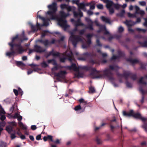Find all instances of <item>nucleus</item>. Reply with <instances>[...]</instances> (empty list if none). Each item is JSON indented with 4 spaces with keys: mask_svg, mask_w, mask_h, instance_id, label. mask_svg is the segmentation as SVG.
Here are the masks:
<instances>
[{
    "mask_svg": "<svg viewBox=\"0 0 147 147\" xmlns=\"http://www.w3.org/2000/svg\"><path fill=\"white\" fill-rule=\"evenodd\" d=\"M65 67L69 70H73L74 71H79L80 69L86 71L91 70L90 75L92 79H101L104 77L108 78L110 80V65H109L108 68L103 71H98L95 68L91 66H83L77 67L75 63H72L71 66H67Z\"/></svg>",
    "mask_w": 147,
    "mask_h": 147,
    "instance_id": "1",
    "label": "nucleus"
},
{
    "mask_svg": "<svg viewBox=\"0 0 147 147\" xmlns=\"http://www.w3.org/2000/svg\"><path fill=\"white\" fill-rule=\"evenodd\" d=\"M23 33V38L20 37H19L18 35H17L12 38L11 42L8 43L9 45L10 46V49L11 51L7 52V56L10 57L14 55L21 54L26 51V49L23 48L21 43L24 40H28V38L25 36L24 32Z\"/></svg>",
    "mask_w": 147,
    "mask_h": 147,
    "instance_id": "2",
    "label": "nucleus"
},
{
    "mask_svg": "<svg viewBox=\"0 0 147 147\" xmlns=\"http://www.w3.org/2000/svg\"><path fill=\"white\" fill-rule=\"evenodd\" d=\"M68 13H65L63 11H59L60 18L58 20V24L64 30L69 27L67 24V21L65 18L69 15V12L72 11L73 10L72 8L70 6H67L66 9Z\"/></svg>",
    "mask_w": 147,
    "mask_h": 147,
    "instance_id": "3",
    "label": "nucleus"
},
{
    "mask_svg": "<svg viewBox=\"0 0 147 147\" xmlns=\"http://www.w3.org/2000/svg\"><path fill=\"white\" fill-rule=\"evenodd\" d=\"M78 26L75 24V28L73 30V32H71V36H70L69 40L72 42V44L74 47H76L78 42L82 40L81 37L79 36H76L74 34V32L77 31L78 30Z\"/></svg>",
    "mask_w": 147,
    "mask_h": 147,
    "instance_id": "4",
    "label": "nucleus"
},
{
    "mask_svg": "<svg viewBox=\"0 0 147 147\" xmlns=\"http://www.w3.org/2000/svg\"><path fill=\"white\" fill-rule=\"evenodd\" d=\"M82 57H79L78 58V60L85 61L88 60L90 63L92 64L96 63V61L92 59V58L96 56V54L93 53L86 52L82 55Z\"/></svg>",
    "mask_w": 147,
    "mask_h": 147,
    "instance_id": "5",
    "label": "nucleus"
},
{
    "mask_svg": "<svg viewBox=\"0 0 147 147\" xmlns=\"http://www.w3.org/2000/svg\"><path fill=\"white\" fill-rule=\"evenodd\" d=\"M56 5V3L53 2L52 5H49L48 6L50 10L47 11V14L50 16V20H55L57 18V16L55 15L57 10Z\"/></svg>",
    "mask_w": 147,
    "mask_h": 147,
    "instance_id": "6",
    "label": "nucleus"
},
{
    "mask_svg": "<svg viewBox=\"0 0 147 147\" xmlns=\"http://www.w3.org/2000/svg\"><path fill=\"white\" fill-rule=\"evenodd\" d=\"M123 115L126 117H130L132 116L134 117L140 119L143 121H144L146 120L145 118L142 117L141 115L139 113H134L133 110H131L129 113H127L125 111L123 112Z\"/></svg>",
    "mask_w": 147,
    "mask_h": 147,
    "instance_id": "7",
    "label": "nucleus"
},
{
    "mask_svg": "<svg viewBox=\"0 0 147 147\" xmlns=\"http://www.w3.org/2000/svg\"><path fill=\"white\" fill-rule=\"evenodd\" d=\"M63 55L66 56L69 60L70 62H71L73 60V54L71 51H66L64 53ZM67 59L65 57L61 58L60 59V61L61 62H64Z\"/></svg>",
    "mask_w": 147,
    "mask_h": 147,
    "instance_id": "8",
    "label": "nucleus"
},
{
    "mask_svg": "<svg viewBox=\"0 0 147 147\" xmlns=\"http://www.w3.org/2000/svg\"><path fill=\"white\" fill-rule=\"evenodd\" d=\"M55 41V40L54 39H52L50 41H49L48 39L43 40L42 39H40L36 40L37 42H39L42 44L46 47H47L49 45L54 44Z\"/></svg>",
    "mask_w": 147,
    "mask_h": 147,
    "instance_id": "9",
    "label": "nucleus"
},
{
    "mask_svg": "<svg viewBox=\"0 0 147 147\" xmlns=\"http://www.w3.org/2000/svg\"><path fill=\"white\" fill-rule=\"evenodd\" d=\"M96 24L97 26L99 27V30L97 31L98 33L103 32L105 35H108L109 34V32L107 30L105 25L100 24L98 23H96Z\"/></svg>",
    "mask_w": 147,
    "mask_h": 147,
    "instance_id": "10",
    "label": "nucleus"
},
{
    "mask_svg": "<svg viewBox=\"0 0 147 147\" xmlns=\"http://www.w3.org/2000/svg\"><path fill=\"white\" fill-rule=\"evenodd\" d=\"M67 74L66 71H61L58 73H55L54 74L55 76L64 79L65 78V75Z\"/></svg>",
    "mask_w": 147,
    "mask_h": 147,
    "instance_id": "11",
    "label": "nucleus"
},
{
    "mask_svg": "<svg viewBox=\"0 0 147 147\" xmlns=\"http://www.w3.org/2000/svg\"><path fill=\"white\" fill-rule=\"evenodd\" d=\"M127 6L126 4H124L123 5L121 6L118 4H115L113 2L111 1V13L114 12V10L113 9H111V7H114L116 9H118L121 7L123 8Z\"/></svg>",
    "mask_w": 147,
    "mask_h": 147,
    "instance_id": "12",
    "label": "nucleus"
},
{
    "mask_svg": "<svg viewBox=\"0 0 147 147\" xmlns=\"http://www.w3.org/2000/svg\"><path fill=\"white\" fill-rule=\"evenodd\" d=\"M34 47L35 49V52L37 53H41L45 52L46 50L45 49L37 45H35Z\"/></svg>",
    "mask_w": 147,
    "mask_h": 147,
    "instance_id": "13",
    "label": "nucleus"
},
{
    "mask_svg": "<svg viewBox=\"0 0 147 147\" xmlns=\"http://www.w3.org/2000/svg\"><path fill=\"white\" fill-rule=\"evenodd\" d=\"M140 19L139 18H138L137 19V21L136 22H133L131 21L126 20L125 22H124V23L125 24L128 26L129 27L136 24L137 23L140 22Z\"/></svg>",
    "mask_w": 147,
    "mask_h": 147,
    "instance_id": "14",
    "label": "nucleus"
},
{
    "mask_svg": "<svg viewBox=\"0 0 147 147\" xmlns=\"http://www.w3.org/2000/svg\"><path fill=\"white\" fill-rule=\"evenodd\" d=\"M134 8L136 10V14H140L142 16L144 15L145 14L144 11L140 9L137 6H136L134 7Z\"/></svg>",
    "mask_w": 147,
    "mask_h": 147,
    "instance_id": "15",
    "label": "nucleus"
},
{
    "mask_svg": "<svg viewBox=\"0 0 147 147\" xmlns=\"http://www.w3.org/2000/svg\"><path fill=\"white\" fill-rule=\"evenodd\" d=\"M104 3H106V7L108 9L109 13L110 14V0H100Z\"/></svg>",
    "mask_w": 147,
    "mask_h": 147,
    "instance_id": "16",
    "label": "nucleus"
},
{
    "mask_svg": "<svg viewBox=\"0 0 147 147\" xmlns=\"http://www.w3.org/2000/svg\"><path fill=\"white\" fill-rule=\"evenodd\" d=\"M93 36V34H88L86 35L87 38V43L88 45H90L91 43V38Z\"/></svg>",
    "mask_w": 147,
    "mask_h": 147,
    "instance_id": "17",
    "label": "nucleus"
},
{
    "mask_svg": "<svg viewBox=\"0 0 147 147\" xmlns=\"http://www.w3.org/2000/svg\"><path fill=\"white\" fill-rule=\"evenodd\" d=\"M39 19L42 20L43 21V24L42 26H47L49 25L48 22L45 20L43 17L41 16L40 15H38Z\"/></svg>",
    "mask_w": 147,
    "mask_h": 147,
    "instance_id": "18",
    "label": "nucleus"
},
{
    "mask_svg": "<svg viewBox=\"0 0 147 147\" xmlns=\"http://www.w3.org/2000/svg\"><path fill=\"white\" fill-rule=\"evenodd\" d=\"M51 55H52L53 56L59 57L60 56V53L57 52H55L52 51L49 52L47 57H49Z\"/></svg>",
    "mask_w": 147,
    "mask_h": 147,
    "instance_id": "19",
    "label": "nucleus"
},
{
    "mask_svg": "<svg viewBox=\"0 0 147 147\" xmlns=\"http://www.w3.org/2000/svg\"><path fill=\"white\" fill-rule=\"evenodd\" d=\"M101 19L102 21L106 23L110 24V20L108 18L104 16H102L101 17Z\"/></svg>",
    "mask_w": 147,
    "mask_h": 147,
    "instance_id": "20",
    "label": "nucleus"
},
{
    "mask_svg": "<svg viewBox=\"0 0 147 147\" xmlns=\"http://www.w3.org/2000/svg\"><path fill=\"white\" fill-rule=\"evenodd\" d=\"M147 80V76L144 77L142 78L139 80V83L142 84H145V81Z\"/></svg>",
    "mask_w": 147,
    "mask_h": 147,
    "instance_id": "21",
    "label": "nucleus"
},
{
    "mask_svg": "<svg viewBox=\"0 0 147 147\" xmlns=\"http://www.w3.org/2000/svg\"><path fill=\"white\" fill-rule=\"evenodd\" d=\"M76 24H75L77 25V26H85L84 24L82 23L80 21V19H78L77 21L76 22Z\"/></svg>",
    "mask_w": 147,
    "mask_h": 147,
    "instance_id": "22",
    "label": "nucleus"
},
{
    "mask_svg": "<svg viewBox=\"0 0 147 147\" xmlns=\"http://www.w3.org/2000/svg\"><path fill=\"white\" fill-rule=\"evenodd\" d=\"M93 22H92L91 23H89L88 25L86 26V28L90 30H93L94 28L93 27Z\"/></svg>",
    "mask_w": 147,
    "mask_h": 147,
    "instance_id": "23",
    "label": "nucleus"
},
{
    "mask_svg": "<svg viewBox=\"0 0 147 147\" xmlns=\"http://www.w3.org/2000/svg\"><path fill=\"white\" fill-rule=\"evenodd\" d=\"M97 51L98 53H99L100 55H102V57L103 58H105L107 56V55L106 53H102L100 50H98Z\"/></svg>",
    "mask_w": 147,
    "mask_h": 147,
    "instance_id": "24",
    "label": "nucleus"
},
{
    "mask_svg": "<svg viewBox=\"0 0 147 147\" xmlns=\"http://www.w3.org/2000/svg\"><path fill=\"white\" fill-rule=\"evenodd\" d=\"M48 63H52V64L54 65H57V63L55 61V60L54 59H51L49 60L48 61Z\"/></svg>",
    "mask_w": 147,
    "mask_h": 147,
    "instance_id": "25",
    "label": "nucleus"
},
{
    "mask_svg": "<svg viewBox=\"0 0 147 147\" xmlns=\"http://www.w3.org/2000/svg\"><path fill=\"white\" fill-rule=\"evenodd\" d=\"M20 127L23 130H26L27 129V127L24 125L23 123L21 121H20L18 123Z\"/></svg>",
    "mask_w": 147,
    "mask_h": 147,
    "instance_id": "26",
    "label": "nucleus"
},
{
    "mask_svg": "<svg viewBox=\"0 0 147 147\" xmlns=\"http://www.w3.org/2000/svg\"><path fill=\"white\" fill-rule=\"evenodd\" d=\"M6 130L9 134H11L13 131V128L10 126H7L6 127Z\"/></svg>",
    "mask_w": 147,
    "mask_h": 147,
    "instance_id": "27",
    "label": "nucleus"
},
{
    "mask_svg": "<svg viewBox=\"0 0 147 147\" xmlns=\"http://www.w3.org/2000/svg\"><path fill=\"white\" fill-rule=\"evenodd\" d=\"M86 6V4L84 3H80L78 5V7L79 9H85L84 7Z\"/></svg>",
    "mask_w": 147,
    "mask_h": 147,
    "instance_id": "28",
    "label": "nucleus"
},
{
    "mask_svg": "<svg viewBox=\"0 0 147 147\" xmlns=\"http://www.w3.org/2000/svg\"><path fill=\"white\" fill-rule=\"evenodd\" d=\"M16 64L18 66L24 67L25 66V64L23 62L20 61H16Z\"/></svg>",
    "mask_w": 147,
    "mask_h": 147,
    "instance_id": "29",
    "label": "nucleus"
},
{
    "mask_svg": "<svg viewBox=\"0 0 147 147\" xmlns=\"http://www.w3.org/2000/svg\"><path fill=\"white\" fill-rule=\"evenodd\" d=\"M95 141L98 144H101L102 142L100 138L98 137H96V138Z\"/></svg>",
    "mask_w": 147,
    "mask_h": 147,
    "instance_id": "30",
    "label": "nucleus"
},
{
    "mask_svg": "<svg viewBox=\"0 0 147 147\" xmlns=\"http://www.w3.org/2000/svg\"><path fill=\"white\" fill-rule=\"evenodd\" d=\"M15 107L16 108H17V104L16 102H15L14 105H13L10 108V111L13 112L15 108Z\"/></svg>",
    "mask_w": 147,
    "mask_h": 147,
    "instance_id": "31",
    "label": "nucleus"
},
{
    "mask_svg": "<svg viewBox=\"0 0 147 147\" xmlns=\"http://www.w3.org/2000/svg\"><path fill=\"white\" fill-rule=\"evenodd\" d=\"M79 101L81 105H83L84 106L86 104V101H85L83 98H81L79 100Z\"/></svg>",
    "mask_w": 147,
    "mask_h": 147,
    "instance_id": "32",
    "label": "nucleus"
},
{
    "mask_svg": "<svg viewBox=\"0 0 147 147\" xmlns=\"http://www.w3.org/2000/svg\"><path fill=\"white\" fill-rule=\"evenodd\" d=\"M78 71V73L75 74V76L78 78L82 77L83 74L82 73L79 72V71Z\"/></svg>",
    "mask_w": 147,
    "mask_h": 147,
    "instance_id": "33",
    "label": "nucleus"
},
{
    "mask_svg": "<svg viewBox=\"0 0 147 147\" xmlns=\"http://www.w3.org/2000/svg\"><path fill=\"white\" fill-rule=\"evenodd\" d=\"M95 92V90L93 87L91 86L89 87V92L90 93H93Z\"/></svg>",
    "mask_w": 147,
    "mask_h": 147,
    "instance_id": "34",
    "label": "nucleus"
},
{
    "mask_svg": "<svg viewBox=\"0 0 147 147\" xmlns=\"http://www.w3.org/2000/svg\"><path fill=\"white\" fill-rule=\"evenodd\" d=\"M68 5L65 4H62L60 5V7L62 10L66 9Z\"/></svg>",
    "mask_w": 147,
    "mask_h": 147,
    "instance_id": "35",
    "label": "nucleus"
},
{
    "mask_svg": "<svg viewBox=\"0 0 147 147\" xmlns=\"http://www.w3.org/2000/svg\"><path fill=\"white\" fill-rule=\"evenodd\" d=\"M30 26L31 27V29L33 31H35L37 30H38L37 28V27L36 26L33 25H32V24H30Z\"/></svg>",
    "mask_w": 147,
    "mask_h": 147,
    "instance_id": "36",
    "label": "nucleus"
},
{
    "mask_svg": "<svg viewBox=\"0 0 147 147\" xmlns=\"http://www.w3.org/2000/svg\"><path fill=\"white\" fill-rule=\"evenodd\" d=\"M40 65L43 67L44 68L47 67L48 66V65L44 61L41 63Z\"/></svg>",
    "mask_w": 147,
    "mask_h": 147,
    "instance_id": "37",
    "label": "nucleus"
},
{
    "mask_svg": "<svg viewBox=\"0 0 147 147\" xmlns=\"http://www.w3.org/2000/svg\"><path fill=\"white\" fill-rule=\"evenodd\" d=\"M92 105L91 102H88L86 101V103L85 104L84 106V108H85L86 107H92Z\"/></svg>",
    "mask_w": 147,
    "mask_h": 147,
    "instance_id": "38",
    "label": "nucleus"
},
{
    "mask_svg": "<svg viewBox=\"0 0 147 147\" xmlns=\"http://www.w3.org/2000/svg\"><path fill=\"white\" fill-rule=\"evenodd\" d=\"M127 15L129 17L134 18L136 17V12L135 13L133 14H132L130 13H127Z\"/></svg>",
    "mask_w": 147,
    "mask_h": 147,
    "instance_id": "39",
    "label": "nucleus"
},
{
    "mask_svg": "<svg viewBox=\"0 0 147 147\" xmlns=\"http://www.w3.org/2000/svg\"><path fill=\"white\" fill-rule=\"evenodd\" d=\"M7 146L6 143L1 141L0 143V147H6Z\"/></svg>",
    "mask_w": 147,
    "mask_h": 147,
    "instance_id": "40",
    "label": "nucleus"
},
{
    "mask_svg": "<svg viewBox=\"0 0 147 147\" xmlns=\"http://www.w3.org/2000/svg\"><path fill=\"white\" fill-rule=\"evenodd\" d=\"M49 33V32L47 30H44L41 36L42 37H45L47 33Z\"/></svg>",
    "mask_w": 147,
    "mask_h": 147,
    "instance_id": "41",
    "label": "nucleus"
},
{
    "mask_svg": "<svg viewBox=\"0 0 147 147\" xmlns=\"http://www.w3.org/2000/svg\"><path fill=\"white\" fill-rule=\"evenodd\" d=\"M65 38V37L64 36H62L61 37L60 39L58 40H57V42L59 43H60L61 42L63 41Z\"/></svg>",
    "mask_w": 147,
    "mask_h": 147,
    "instance_id": "42",
    "label": "nucleus"
},
{
    "mask_svg": "<svg viewBox=\"0 0 147 147\" xmlns=\"http://www.w3.org/2000/svg\"><path fill=\"white\" fill-rule=\"evenodd\" d=\"M16 116L18 118V120L19 121H20L22 119V117L20 115H18V113L15 114Z\"/></svg>",
    "mask_w": 147,
    "mask_h": 147,
    "instance_id": "43",
    "label": "nucleus"
},
{
    "mask_svg": "<svg viewBox=\"0 0 147 147\" xmlns=\"http://www.w3.org/2000/svg\"><path fill=\"white\" fill-rule=\"evenodd\" d=\"M81 109V106L79 105L76 106L74 108V110L76 111H78Z\"/></svg>",
    "mask_w": 147,
    "mask_h": 147,
    "instance_id": "44",
    "label": "nucleus"
},
{
    "mask_svg": "<svg viewBox=\"0 0 147 147\" xmlns=\"http://www.w3.org/2000/svg\"><path fill=\"white\" fill-rule=\"evenodd\" d=\"M96 45L99 47H101L102 46L101 44L100 43L99 40L98 39H97L96 40Z\"/></svg>",
    "mask_w": 147,
    "mask_h": 147,
    "instance_id": "45",
    "label": "nucleus"
},
{
    "mask_svg": "<svg viewBox=\"0 0 147 147\" xmlns=\"http://www.w3.org/2000/svg\"><path fill=\"white\" fill-rule=\"evenodd\" d=\"M58 65H55V66L52 69V71H56L58 69Z\"/></svg>",
    "mask_w": 147,
    "mask_h": 147,
    "instance_id": "46",
    "label": "nucleus"
},
{
    "mask_svg": "<svg viewBox=\"0 0 147 147\" xmlns=\"http://www.w3.org/2000/svg\"><path fill=\"white\" fill-rule=\"evenodd\" d=\"M6 124L5 122L4 121H1L0 122V127H4Z\"/></svg>",
    "mask_w": 147,
    "mask_h": 147,
    "instance_id": "47",
    "label": "nucleus"
},
{
    "mask_svg": "<svg viewBox=\"0 0 147 147\" xmlns=\"http://www.w3.org/2000/svg\"><path fill=\"white\" fill-rule=\"evenodd\" d=\"M42 26H41L40 24L38 23V21H37L36 24V26L37 27V30L40 29V27Z\"/></svg>",
    "mask_w": 147,
    "mask_h": 147,
    "instance_id": "48",
    "label": "nucleus"
},
{
    "mask_svg": "<svg viewBox=\"0 0 147 147\" xmlns=\"http://www.w3.org/2000/svg\"><path fill=\"white\" fill-rule=\"evenodd\" d=\"M85 20L87 22L89 23H91L92 22H93L92 20L88 18H85Z\"/></svg>",
    "mask_w": 147,
    "mask_h": 147,
    "instance_id": "49",
    "label": "nucleus"
},
{
    "mask_svg": "<svg viewBox=\"0 0 147 147\" xmlns=\"http://www.w3.org/2000/svg\"><path fill=\"white\" fill-rule=\"evenodd\" d=\"M47 140H51V142H53V136L51 135H48L47 136Z\"/></svg>",
    "mask_w": 147,
    "mask_h": 147,
    "instance_id": "50",
    "label": "nucleus"
},
{
    "mask_svg": "<svg viewBox=\"0 0 147 147\" xmlns=\"http://www.w3.org/2000/svg\"><path fill=\"white\" fill-rule=\"evenodd\" d=\"M118 30L119 32H121L123 31L124 28L122 27L121 26L119 28Z\"/></svg>",
    "mask_w": 147,
    "mask_h": 147,
    "instance_id": "51",
    "label": "nucleus"
},
{
    "mask_svg": "<svg viewBox=\"0 0 147 147\" xmlns=\"http://www.w3.org/2000/svg\"><path fill=\"white\" fill-rule=\"evenodd\" d=\"M97 8L99 9H102L103 8V5L101 4H99L97 5Z\"/></svg>",
    "mask_w": 147,
    "mask_h": 147,
    "instance_id": "52",
    "label": "nucleus"
},
{
    "mask_svg": "<svg viewBox=\"0 0 147 147\" xmlns=\"http://www.w3.org/2000/svg\"><path fill=\"white\" fill-rule=\"evenodd\" d=\"M79 13L78 16H79L80 17H82L83 16V14L82 12L79 9H78Z\"/></svg>",
    "mask_w": 147,
    "mask_h": 147,
    "instance_id": "53",
    "label": "nucleus"
},
{
    "mask_svg": "<svg viewBox=\"0 0 147 147\" xmlns=\"http://www.w3.org/2000/svg\"><path fill=\"white\" fill-rule=\"evenodd\" d=\"M33 71H36V70L35 69H34L33 70L32 69L28 70L27 71V74L28 75H29L32 74L33 72Z\"/></svg>",
    "mask_w": 147,
    "mask_h": 147,
    "instance_id": "54",
    "label": "nucleus"
},
{
    "mask_svg": "<svg viewBox=\"0 0 147 147\" xmlns=\"http://www.w3.org/2000/svg\"><path fill=\"white\" fill-rule=\"evenodd\" d=\"M13 92L14 93L16 96H17L18 95V91L15 89H13Z\"/></svg>",
    "mask_w": 147,
    "mask_h": 147,
    "instance_id": "55",
    "label": "nucleus"
},
{
    "mask_svg": "<svg viewBox=\"0 0 147 147\" xmlns=\"http://www.w3.org/2000/svg\"><path fill=\"white\" fill-rule=\"evenodd\" d=\"M6 117L5 115H1L0 117V119L1 121H3L5 119Z\"/></svg>",
    "mask_w": 147,
    "mask_h": 147,
    "instance_id": "56",
    "label": "nucleus"
},
{
    "mask_svg": "<svg viewBox=\"0 0 147 147\" xmlns=\"http://www.w3.org/2000/svg\"><path fill=\"white\" fill-rule=\"evenodd\" d=\"M36 128V125H32L31 127V129L33 130H35Z\"/></svg>",
    "mask_w": 147,
    "mask_h": 147,
    "instance_id": "57",
    "label": "nucleus"
},
{
    "mask_svg": "<svg viewBox=\"0 0 147 147\" xmlns=\"http://www.w3.org/2000/svg\"><path fill=\"white\" fill-rule=\"evenodd\" d=\"M74 16L75 18H77L78 16V14L75 11L73 12Z\"/></svg>",
    "mask_w": 147,
    "mask_h": 147,
    "instance_id": "58",
    "label": "nucleus"
},
{
    "mask_svg": "<svg viewBox=\"0 0 147 147\" xmlns=\"http://www.w3.org/2000/svg\"><path fill=\"white\" fill-rule=\"evenodd\" d=\"M85 30H82L79 31V34L80 35H82L84 33Z\"/></svg>",
    "mask_w": 147,
    "mask_h": 147,
    "instance_id": "59",
    "label": "nucleus"
},
{
    "mask_svg": "<svg viewBox=\"0 0 147 147\" xmlns=\"http://www.w3.org/2000/svg\"><path fill=\"white\" fill-rule=\"evenodd\" d=\"M34 51L35 52V50L34 49H29V52L28 53V54L29 55L30 54L32 53L33 52H34Z\"/></svg>",
    "mask_w": 147,
    "mask_h": 147,
    "instance_id": "60",
    "label": "nucleus"
},
{
    "mask_svg": "<svg viewBox=\"0 0 147 147\" xmlns=\"http://www.w3.org/2000/svg\"><path fill=\"white\" fill-rule=\"evenodd\" d=\"M41 135L40 134L38 135L36 137V139L37 140H39L41 139Z\"/></svg>",
    "mask_w": 147,
    "mask_h": 147,
    "instance_id": "61",
    "label": "nucleus"
},
{
    "mask_svg": "<svg viewBox=\"0 0 147 147\" xmlns=\"http://www.w3.org/2000/svg\"><path fill=\"white\" fill-rule=\"evenodd\" d=\"M29 65L32 68H34V67L38 66L37 65L34 64V63H32Z\"/></svg>",
    "mask_w": 147,
    "mask_h": 147,
    "instance_id": "62",
    "label": "nucleus"
},
{
    "mask_svg": "<svg viewBox=\"0 0 147 147\" xmlns=\"http://www.w3.org/2000/svg\"><path fill=\"white\" fill-rule=\"evenodd\" d=\"M11 137L12 139H13L16 138V136L14 134H11Z\"/></svg>",
    "mask_w": 147,
    "mask_h": 147,
    "instance_id": "63",
    "label": "nucleus"
},
{
    "mask_svg": "<svg viewBox=\"0 0 147 147\" xmlns=\"http://www.w3.org/2000/svg\"><path fill=\"white\" fill-rule=\"evenodd\" d=\"M139 3L140 5L142 6L145 5L146 4L145 2L144 1L140 2Z\"/></svg>",
    "mask_w": 147,
    "mask_h": 147,
    "instance_id": "64",
    "label": "nucleus"
}]
</instances>
